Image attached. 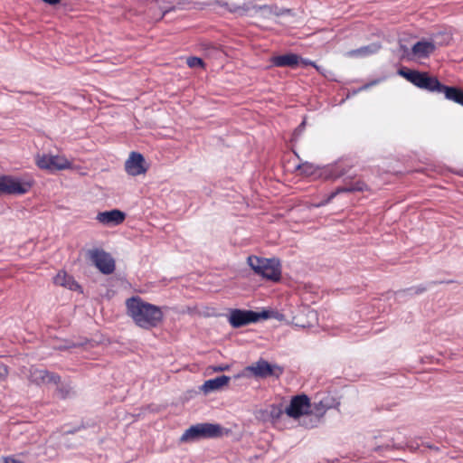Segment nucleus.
Returning <instances> with one entry per match:
<instances>
[{"mask_svg": "<svg viewBox=\"0 0 463 463\" xmlns=\"http://www.w3.org/2000/svg\"><path fill=\"white\" fill-rule=\"evenodd\" d=\"M125 216H126L125 213L118 210V224L124 221Z\"/></svg>", "mask_w": 463, "mask_h": 463, "instance_id": "obj_37", "label": "nucleus"}, {"mask_svg": "<svg viewBox=\"0 0 463 463\" xmlns=\"http://www.w3.org/2000/svg\"><path fill=\"white\" fill-rule=\"evenodd\" d=\"M211 5H217V6L222 7L225 10H227L228 6H229V3L226 1L216 0L213 4H211Z\"/></svg>", "mask_w": 463, "mask_h": 463, "instance_id": "obj_33", "label": "nucleus"}, {"mask_svg": "<svg viewBox=\"0 0 463 463\" xmlns=\"http://www.w3.org/2000/svg\"><path fill=\"white\" fill-rule=\"evenodd\" d=\"M351 163L347 159H339L335 163L323 166V177L325 179H338L345 175L350 168Z\"/></svg>", "mask_w": 463, "mask_h": 463, "instance_id": "obj_13", "label": "nucleus"}, {"mask_svg": "<svg viewBox=\"0 0 463 463\" xmlns=\"http://www.w3.org/2000/svg\"><path fill=\"white\" fill-rule=\"evenodd\" d=\"M229 368H230L229 365L213 366V372H223V371L229 370Z\"/></svg>", "mask_w": 463, "mask_h": 463, "instance_id": "obj_36", "label": "nucleus"}, {"mask_svg": "<svg viewBox=\"0 0 463 463\" xmlns=\"http://www.w3.org/2000/svg\"><path fill=\"white\" fill-rule=\"evenodd\" d=\"M319 73L321 74H325L324 72V68H322L321 66L317 65V63H315V66H313Z\"/></svg>", "mask_w": 463, "mask_h": 463, "instance_id": "obj_39", "label": "nucleus"}, {"mask_svg": "<svg viewBox=\"0 0 463 463\" xmlns=\"http://www.w3.org/2000/svg\"><path fill=\"white\" fill-rule=\"evenodd\" d=\"M245 370L251 373L254 376L262 379L269 376L279 378L283 373V369L280 366L269 364L262 358L259 359L251 365L247 366Z\"/></svg>", "mask_w": 463, "mask_h": 463, "instance_id": "obj_9", "label": "nucleus"}, {"mask_svg": "<svg viewBox=\"0 0 463 463\" xmlns=\"http://www.w3.org/2000/svg\"><path fill=\"white\" fill-rule=\"evenodd\" d=\"M310 409L311 402L308 396L306 394H299L291 399L290 403L286 408L285 411L289 417L298 419L301 416L307 417V415H310L308 413Z\"/></svg>", "mask_w": 463, "mask_h": 463, "instance_id": "obj_10", "label": "nucleus"}, {"mask_svg": "<svg viewBox=\"0 0 463 463\" xmlns=\"http://www.w3.org/2000/svg\"><path fill=\"white\" fill-rule=\"evenodd\" d=\"M125 170L131 176L144 175L148 170L144 156L138 152H131L125 163Z\"/></svg>", "mask_w": 463, "mask_h": 463, "instance_id": "obj_12", "label": "nucleus"}, {"mask_svg": "<svg viewBox=\"0 0 463 463\" xmlns=\"http://www.w3.org/2000/svg\"><path fill=\"white\" fill-rule=\"evenodd\" d=\"M33 182L11 175L0 176V194L22 195L30 191Z\"/></svg>", "mask_w": 463, "mask_h": 463, "instance_id": "obj_6", "label": "nucleus"}, {"mask_svg": "<svg viewBox=\"0 0 463 463\" xmlns=\"http://www.w3.org/2000/svg\"><path fill=\"white\" fill-rule=\"evenodd\" d=\"M3 463H23L21 460H18L13 457H4Z\"/></svg>", "mask_w": 463, "mask_h": 463, "instance_id": "obj_35", "label": "nucleus"}, {"mask_svg": "<svg viewBox=\"0 0 463 463\" xmlns=\"http://www.w3.org/2000/svg\"><path fill=\"white\" fill-rule=\"evenodd\" d=\"M228 321L234 328L253 323L252 310L231 309Z\"/></svg>", "mask_w": 463, "mask_h": 463, "instance_id": "obj_14", "label": "nucleus"}, {"mask_svg": "<svg viewBox=\"0 0 463 463\" xmlns=\"http://www.w3.org/2000/svg\"><path fill=\"white\" fill-rule=\"evenodd\" d=\"M306 125H307L306 118H304L302 120V122L293 131V134H292L293 140H298L300 137L302 133L305 131Z\"/></svg>", "mask_w": 463, "mask_h": 463, "instance_id": "obj_30", "label": "nucleus"}, {"mask_svg": "<svg viewBox=\"0 0 463 463\" xmlns=\"http://www.w3.org/2000/svg\"><path fill=\"white\" fill-rule=\"evenodd\" d=\"M42 1L50 5H55L61 2V0H42Z\"/></svg>", "mask_w": 463, "mask_h": 463, "instance_id": "obj_38", "label": "nucleus"}, {"mask_svg": "<svg viewBox=\"0 0 463 463\" xmlns=\"http://www.w3.org/2000/svg\"><path fill=\"white\" fill-rule=\"evenodd\" d=\"M251 6L249 4H243L241 5L236 4H229L227 11L231 14H239L240 15L246 14Z\"/></svg>", "mask_w": 463, "mask_h": 463, "instance_id": "obj_25", "label": "nucleus"}, {"mask_svg": "<svg viewBox=\"0 0 463 463\" xmlns=\"http://www.w3.org/2000/svg\"><path fill=\"white\" fill-rule=\"evenodd\" d=\"M126 307L128 315L140 328L151 330L159 326L165 317L167 307H159L145 301L139 296H133L127 299Z\"/></svg>", "mask_w": 463, "mask_h": 463, "instance_id": "obj_1", "label": "nucleus"}, {"mask_svg": "<svg viewBox=\"0 0 463 463\" xmlns=\"http://www.w3.org/2000/svg\"><path fill=\"white\" fill-rule=\"evenodd\" d=\"M426 290V287L424 286H418V287H411L403 290H400L396 292V298H401L405 296H414L423 293Z\"/></svg>", "mask_w": 463, "mask_h": 463, "instance_id": "obj_23", "label": "nucleus"}, {"mask_svg": "<svg viewBox=\"0 0 463 463\" xmlns=\"http://www.w3.org/2000/svg\"><path fill=\"white\" fill-rule=\"evenodd\" d=\"M339 404V401L329 392L317 394L311 403V413L303 418L302 424L307 428L317 427L326 412L329 409L338 407Z\"/></svg>", "mask_w": 463, "mask_h": 463, "instance_id": "obj_2", "label": "nucleus"}, {"mask_svg": "<svg viewBox=\"0 0 463 463\" xmlns=\"http://www.w3.org/2000/svg\"><path fill=\"white\" fill-rule=\"evenodd\" d=\"M222 435V428L217 423L203 422L192 425L181 436L180 440L194 441L201 439L217 438Z\"/></svg>", "mask_w": 463, "mask_h": 463, "instance_id": "obj_5", "label": "nucleus"}, {"mask_svg": "<svg viewBox=\"0 0 463 463\" xmlns=\"http://www.w3.org/2000/svg\"><path fill=\"white\" fill-rule=\"evenodd\" d=\"M53 282L57 286L65 287L71 290H74L80 287L71 276L62 270L59 271L53 278Z\"/></svg>", "mask_w": 463, "mask_h": 463, "instance_id": "obj_19", "label": "nucleus"}, {"mask_svg": "<svg viewBox=\"0 0 463 463\" xmlns=\"http://www.w3.org/2000/svg\"><path fill=\"white\" fill-rule=\"evenodd\" d=\"M428 448H430V449H434V447H433V446H431L430 444H428ZM435 449H438V448H435Z\"/></svg>", "mask_w": 463, "mask_h": 463, "instance_id": "obj_43", "label": "nucleus"}, {"mask_svg": "<svg viewBox=\"0 0 463 463\" xmlns=\"http://www.w3.org/2000/svg\"><path fill=\"white\" fill-rule=\"evenodd\" d=\"M186 63L190 68L204 67L203 61L201 58L195 56L187 58Z\"/></svg>", "mask_w": 463, "mask_h": 463, "instance_id": "obj_28", "label": "nucleus"}, {"mask_svg": "<svg viewBox=\"0 0 463 463\" xmlns=\"http://www.w3.org/2000/svg\"><path fill=\"white\" fill-rule=\"evenodd\" d=\"M380 49V43H373L368 45L348 51L346 55L351 58H364L376 53Z\"/></svg>", "mask_w": 463, "mask_h": 463, "instance_id": "obj_18", "label": "nucleus"}, {"mask_svg": "<svg viewBox=\"0 0 463 463\" xmlns=\"http://www.w3.org/2000/svg\"><path fill=\"white\" fill-rule=\"evenodd\" d=\"M451 37L449 34H446V43H448L450 41Z\"/></svg>", "mask_w": 463, "mask_h": 463, "instance_id": "obj_42", "label": "nucleus"}, {"mask_svg": "<svg viewBox=\"0 0 463 463\" xmlns=\"http://www.w3.org/2000/svg\"><path fill=\"white\" fill-rule=\"evenodd\" d=\"M96 219L103 224L116 222V209L108 212L99 213Z\"/></svg>", "mask_w": 463, "mask_h": 463, "instance_id": "obj_24", "label": "nucleus"}, {"mask_svg": "<svg viewBox=\"0 0 463 463\" xmlns=\"http://www.w3.org/2000/svg\"><path fill=\"white\" fill-rule=\"evenodd\" d=\"M299 61L300 56L292 52L273 56L270 59L271 64L275 67L296 68L299 64Z\"/></svg>", "mask_w": 463, "mask_h": 463, "instance_id": "obj_15", "label": "nucleus"}, {"mask_svg": "<svg viewBox=\"0 0 463 463\" xmlns=\"http://www.w3.org/2000/svg\"><path fill=\"white\" fill-rule=\"evenodd\" d=\"M436 50V46L432 42L429 41H419L412 46V53L420 59H426L430 57L431 53Z\"/></svg>", "mask_w": 463, "mask_h": 463, "instance_id": "obj_17", "label": "nucleus"}, {"mask_svg": "<svg viewBox=\"0 0 463 463\" xmlns=\"http://www.w3.org/2000/svg\"><path fill=\"white\" fill-rule=\"evenodd\" d=\"M338 189L340 190L341 194L342 193H354V192L366 191V190H368V186L364 181L357 180V181L351 183L350 184H347L345 186H340V187H338Z\"/></svg>", "mask_w": 463, "mask_h": 463, "instance_id": "obj_22", "label": "nucleus"}, {"mask_svg": "<svg viewBox=\"0 0 463 463\" xmlns=\"http://www.w3.org/2000/svg\"><path fill=\"white\" fill-rule=\"evenodd\" d=\"M397 73L417 88L428 92L441 93L444 87V84H442L437 77L430 76L428 72L401 68L398 70Z\"/></svg>", "mask_w": 463, "mask_h": 463, "instance_id": "obj_4", "label": "nucleus"}, {"mask_svg": "<svg viewBox=\"0 0 463 463\" xmlns=\"http://www.w3.org/2000/svg\"><path fill=\"white\" fill-rule=\"evenodd\" d=\"M339 194H341V193H340V190L337 187L335 191L330 193L326 199H324L321 202L317 203V204H315V206L316 207H322V206H325V205L328 204Z\"/></svg>", "mask_w": 463, "mask_h": 463, "instance_id": "obj_29", "label": "nucleus"}, {"mask_svg": "<svg viewBox=\"0 0 463 463\" xmlns=\"http://www.w3.org/2000/svg\"><path fill=\"white\" fill-rule=\"evenodd\" d=\"M297 169L306 176H323V167L317 166L309 162L298 165Z\"/></svg>", "mask_w": 463, "mask_h": 463, "instance_id": "obj_21", "label": "nucleus"}, {"mask_svg": "<svg viewBox=\"0 0 463 463\" xmlns=\"http://www.w3.org/2000/svg\"><path fill=\"white\" fill-rule=\"evenodd\" d=\"M271 317V313L268 310H263L261 312L252 311L253 323H257L260 320H265Z\"/></svg>", "mask_w": 463, "mask_h": 463, "instance_id": "obj_27", "label": "nucleus"}, {"mask_svg": "<svg viewBox=\"0 0 463 463\" xmlns=\"http://www.w3.org/2000/svg\"><path fill=\"white\" fill-rule=\"evenodd\" d=\"M89 259L94 266L105 275L113 273L116 264L112 256L99 248L89 250L87 252Z\"/></svg>", "mask_w": 463, "mask_h": 463, "instance_id": "obj_8", "label": "nucleus"}, {"mask_svg": "<svg viewBox=\"0 0 463 463\" xmlns=\"http://www.w3.org/2000/svg\"><path fill=\"white\" fill-rule=\"evenodd\" d=\"M252 8H254V9H256V10H262V9H266V8H268V5H260V6L252 5Z\"/></svg>", "mask_w": 463, "mask_h": 463, "instance_id": "obj_40", "label": "nucleus"}, {"mask_svg": "<svg viewBox=\"0 0 463 463\" xmlns=\"http://www.w3.org/2000/svg\"><path fill=\"white\" fill-rule=\"evenodd\" d=\"M299 63H301L303 66H312L313 67V66H315L316 62L311 60L300 57Z\"/></svg>", "mask_w": 463, "mask_h": 463, "instance_id": "obj_34", "label": "nucleus"}, {"mask_svg": "<svg viewBox=\"0 0 463 463\" xmlns=\"http://www.w3.org/2000/svg\"><path fill=\"white\" fill-rule=\"evenodd\" d=\"M377 82H378V80H373V81H371L369 83H366V84L361 86L358 90H354V94H355V93H357L359 91L365 90L369 89L370 87L375 85Z\"/></svg>", "mask_w": 463, "mask_h": 463, "instance_id": "obj_32", "label": "nucleus"}, {"mask_svg": "<svg viewBox=\"0 0 463 463\" xmlns=\"http://www.w3.org/2000/svg\"><path fill=\"white\" fill-rule=\"evenodd\" d=\"M28 379L30 383L41 386L46 383L58 384L61 381L59 374L45 369L31 367L29 370Z\"/></svg>", "mask_w": 463, "mask_h": 463, "instance_id": "obj_11", "label": "nucleus"}, {"mask_svg": "<svg viewBox=\"0 0 463 463\" xmlns=\"http://www.w3.org/2000/svg\"><path fill=\"white\" fill-rule=\"evenodd\" d=\"M36 165L39 168L47 170L50 173L71 169L72 167V163L65 156L51 154L37 155Z\"/></svg>", "mask_w": 463, "mask_h": 463, "instance_id": "obj_7", "label": "nucleus"}, {"mask_svg": "<svg viewBox=\"0 0 463 463\" xmlns=\"http://www.w3.org/2000/svg\"><path fill=\"white\" fill-rule=\"evenodd\" d=\"M249 266L254 272L265 279L278 282L281 279V263L276 258H260L257 256H249L247 259Z\"/></svg>", "mask_w": 463, "mask_h": 463, "instance_id": "obj_3", "label": "nucleus"}, {"mask_svg": "<svg viewBox=\"0 0 463 463\" xmlns=\"http://www.w3.org/2000/svg\"><path fill=\"white\" fill-rule=\"evenodd\" d=\"M175 6H172V7H170V8L165 9V10L163 12V15H162V17H163L165 14H167V13H169L170 11H173V10H175Z\"/></svg>", "mask_w": 463, "mask_h": 463, "instance_id": "obj_41", "label": "nucleus"}, {"mask_svg": "<svg viewBox=\"0 0 463 463\" xmlns=\"http://www.w3.org/2000/svg\"><path fill=\"white\" fill-rule=\"evenodd\" d=\"M231 380L230 376L221 375L213 379H209L203 383L201 390L204 393H210L221 390L223 386L227 385Z\"/></svg>", "mask_w": 463, "mask_h": 463, "instance_id": "obj_16", "label": "nucleus"}, {"mask_svg": "<svg viewBox=\"0 0 463 463\" xmlns=\"http://www.w3.org/2000/svg\"><path fill=\"white\" fill-rule=\"evenodd\" d=\"M283 411L280 408L273 407L270 411V416L272 419H279Z\"/></svg>", "mask_w": 463, "mask_h": 463, "instance_id": "obj_31", "label": "nucleus"}, {"mask_svg": "<svg viewBox=\"0 0 463 463\" xmlns=\"http://www.w3.org/2000/svg\"><path fill=\"white\" fill-rule=\"evenodd\" d=\"M57 392L61 399H66L73 392L72 387L70 384H62L57 388Z\"/></svg>", "mask_w": 463, "mask_h": 463, "instance_id": "obj_26", "label": "nucleus"}, {"mask_svg": "<svg viewBox=\"0 0 463 463\" xmlns=\"http://www.w3.org/2000/svg\"><path fill=\"white\" fill-rule=\"evenodd\" d=\"M441 93L448 100H451L463 107V90L458 87L444 85Z\"/></svg>", "mask_w": 463, "mask_h": 463, "instance_id": "obj_20", "label": "nucleus"}]
</instances>
